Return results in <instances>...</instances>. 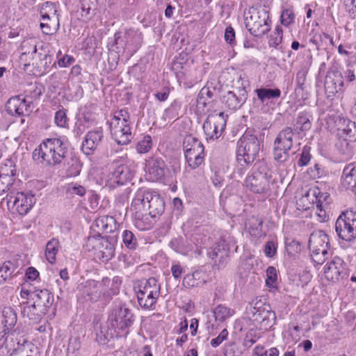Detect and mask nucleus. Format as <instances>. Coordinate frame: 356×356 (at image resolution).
<instances>
[{
    "label": "nucleus",
    "instance_id": "nucleus-45",
    "mask_svg": "<svg viewBox=\"0 0 356 356\" xmlns=\"http://www.w3.org/2000/svg\"><path fill=\"white\" fill-rule=\"evenodd\" d=\"M15 270L16 266L13 262L10 261H5L0 267V284L3 283L8 278L10 277Z\"/></svg>",
    "mask_w": 356,
    "mask_h": 356
},
{
    "label": "nucleus",
    "instance_id": "nucleus-23",
    "mask_svg": "<svg viewBox=\"0 0 356 356\" xmlns=\"http://www.w3.org/2000/svg\"><path fill=\"white\" fill-rule=\"evenodd\" d=\"M134 167L128 164H121L115 168L112 172L113 182L118 185H123L132 179L135 174Z\"/></svg>",
    "mask_w": 356,
    "mask_h": 356
},
{
    "label": "nucleus",
    "instance_id": "nucleus-27",
    "mask_svg": "<svg viewBox=\"0 0 356 356\" xmlns=\"http://www.w3.org/2000/svg\"><path fill=\"white\" fill-rule=\"evenodd\" d=\"M97 250L95 257L103 262L111 260L115 255L113 243L104 237L101 239V244Z\"/></svg>",
    "mask_w": 356,
    "mask_h": 356
},
{
    "label": "nucleus",
    "instance_id": "nucleus-16",
    "mask_svg": "<svg viewBox=\"0 0 356 356\" xmlns=\"http://www.w3.org/2000/svg\"><path fill=\"white\" fill-rule=\"evenodd\" d=\"M111 134L113 139L119 145H127L132 139L129 123H122L116 120H111Z\"/></svg>",
    "mask_w": 356,
    "mask_h": 356
},
{
    "label": "nucleus",
    "instance_id": "nucleus-62",
    "mask_svg": "<svg viewBox=\"0 0 356 356\" xmlns=\"http://www.w3.org/2000/svg\"><path fill=\"white\" fill-rule=\"evenodd\" d=\"M277 245L273 241H268L264 246V253L266 257L272 258L277 253Z\"/></svg>",
    "mask_w": 356,
    "mask_h": 356
},
{
    "label": "nucleus",
    "instance_id": "nucleus-61",
    "mask_svg": "<svg viewBox=\"0 0 356 356\" xmlns=\"http://www.w3.org/2000/svg\"><path fill=\"white\" fill-rule=\"evenodd\" d=\"M54 121L58 127H65L67 124L66 112L63 109L58 111L55 114Z\"/></svg>",
    "mask_w": 356,
    "mask_h": 356
},
{
    "label": "nucleus",
    "instance_id": "nucleus-38",
    "mask_svg": "<svg viewBox=\"0 0 356 356\" xmlns=\"http://www.w3.org/2000/svg\"><path fill=\"white\" fill-rule=\"evenodd\" d=\"M234 314L235 311L234 309L224 305H218L213 309L215 320L219 322H224Z\"/></svg>",
    "mask_w": 356,
    "mask_h": 356
},
{
    "label": "nucleus",
    "instance_id": "nucleus-60",
    "mask_svg": "<svg viewBox=\"0 0 356 356\" xmlns=\"http://www.w3.org/2000/svg\"><path fill=\"white\" fill-rule=\"evenodd\" d=\"M67 191L72 193L79 195L81 197L86 194V188L78 184L71 183L67 186Z\"/></svg>",
    "mask_w": 356,
    "mask_h": 356
},
{
    "label": "nucleus",
    "instance_id": "nucleus-10",
    "mask_svg": "<svg viewBox=\"0 0 356 356\" xmlns=\"http://www.w3.org/2000/svg\"><path fill=\"white\" fill-rule=\"evenodd\" d=\"M108 320V325L114 327L121 335L126 336L134 321V316L130 309L120 305L113 309Z\"/></svg>",
    "mask_w": 356,
    "mask_h": 356
},
{
    "label": "nucleus",
    "instance_id": "nucleus-26",
    "mask_svg": "<svg viewBox=\"0 0 356 356\" xmlns=\"http://www.w3.org/2000/svg\"><path fill=\"white\" fill-rule=\"evenodd\" d=\"M341 184L346 190L356 191V166L353 163L346 165L341 177Z\"/></svg>",
    "mask_w": 356,
    "mask_h": 356
},
{
    "label": "nucleus",
    "instance_id": "nucleus-40",
    "mask_svg": "<svg viewBox=\"0 0 356 356\" xmlns=\"http://www.w3.org/2000/svg\"><path fill=\"white\" fill-rule=\"evenodd\" d=\"M59 248V241L56 238H51L46 245L45 257L50 264L56 261V256Z\"/></svg>",
    "mask_w": 356,
    "mask_h": 356
},
{
    "label": "nucleus",
    "instance_id": "nucleus-20",
    "mask_svg": "<svg viewBox=\"0 0 356 356\" xmlns=\"http://www.w3.org/2000/svg\"><path fill=\"white\" fill-rule=\"evenodd\" d=\"M343 86V76L338 71L330 72L325 80V90L328 98L333 97L337 92L341 91Z\"/></svg>",
    "mask_w": 356,
    "mask_h": 356
},
{
    "label": "nucleus",
    "instance_id": "nucleus-17",
    "mask_svg": "<svg viewBox=\"0 0 356 356\" xmlns=\"http://www.w3.org/2000/svg\"><path fill=\"white\" fill-rule=\"evenodd\" d=\"M248 92L245 88H238L237 92L228 91L223 97L222 102L231 110L241 108L247 100Z\"/></svg>",
    "mask_w": 356,
    "mask_h": 356
},
{
    "label": "nucleus",
    "instance_id": "nucleus-50",
    "mask_svg": "<svg viewBox=\"0 0 356 356\" xmlns=\"http://www.w3.org/2000/svg\"><path fill=\"white\" fill-rule=\"evenodd\" d=\"M323 250L325 251L319 250L316 252H310L313 261L318 265L323 264L332 255L330 248Z\"/></svg>",
    "mask_w": 356,
    "mask_h": 356
},
{
    "label": "nucleus",
    "instance_id": "nucleus-30",
    "mask_svg": "<svg viewBox=\"0 0 356 356\" xmlns=\"http://www.w3.org/2000/svg\"><path fill=\"white\" fill-rule=\"evenodd\" d=\"M121 337L123 336L118 333L114 327L108 325V321L106 325L101 326L100 330L97 333V341L100 344H106L111 339Z\"/></svg>",
    "mask_w": 356,
    "mask_h": 356
},
{
    "label": "nucleus",
    "instance_id": "nucleus-42",
    "mask_svg": "<svg viewBox=\"0 0 356 356\" xmlns=\"http://www.w3.org/2000/svg\"><path fill=\"white\" fill-rule=\"evenodd\" d=\"M102 238L103 236L99 234L89 236L83 244V248L86 251L92 252L93 255L95 256V252H97V249L101 244Z\"/></svg>",
    "mask_w": 356,
    "mask_h": 356
},
{
    "label": "nucleus",
    "instance_id": "nucleus-29",
    "mask_svg": "<svg viewBox=\"0 0 356 356\" xmlns=\"http://www.w3.org/2000/svg\"><path fill=\"white\" fill-rule=\"evenodd\" d=\"M21 60L28 63L29 61L34 60L35 57H36L38 54L36 42L33 40L23 41L21 44Z\"/></svg>",
    "mask_w": 356,
    "mask_h": 356
},
{
    "label": "nucleus",
    "instance_id": "nucleus-43",
    "mask_svg": "<svg viewBox=\"0 0 356 356\" xmlns=\"http://www.w3.org/2000/svg\"><path fill=\"white\" fill-rule=\"evenodd\" d=\"M257 303H256V306L251 308V313L252 314V317L254 321L261 322H264L267 318L273 317V319H275V314L273 312L267 310L265 309H261L260 307L257 306Z\"/></svg>",
    "mask_w": 356,
    "mask_h": 356
},
{
    "label": "nucleus",
    "instance_id": "nucleus-57",
    "mask_svg": "<svg viewBox=\"0 0 356 356\" xmlns=\"http://www.w3.org/2000/svg\"><path fill=\"white\" fill-rule=\"evenodd\" d=\"M286 250L289 254H294L300 252V243L295 239L287 238L285 241Z\"/></svg>",
    "mask_w": 356,
    "mask_h": 356
},
{
    "label": "nucleus",
    "instance_id": "nucleus-24",
    "mask_svg": "<svg viewBox=\"0 0 356 356\" xmlns=\"http://www.w3.org/2000/svg\"><path fill=\"white\" fill-rule=\"evenodd\" d=\"M52 56L46 53L38 52L34 60L26 63L24 65H33L35 67L36 72L40 74H46L49 71L51 63Z\"/></svg>",
    "mask_w": 356,
    "mask_h": 356
},
{
    "label": "nucleus",
    "instance_id": "nucleus-32",
    "mask_svg": "<svg viewBox=\"0 0 356 356\" xmlns=\"http://www.w3.org/2000/svg\"><path fill=\"white\" fill-rule=\"evenodd\" d=\"M230 251L229 244L224 238H220L216 243L213 250L209 252V257L212 259L219 257L220 259L228 257Z\"/></svg>",
    "mask_w": 356,
    "mask_h": 356
},
{
    "label": "nucleus",
    "instance_id": "nucleus-41",
    "mask_svg": "<svg viewBox=\"0 0 356 356\" xmlns=\"http://www.w3.org/2000/svg\"><path fill=\"white\" fill-rule=\"evenodd\" d=\"M17 175V168L15 162L12 159H6L0 168V175L3 177H8L15 180Z\"/></svg>",
    "mask_w": 356,
    "mask_h": 356
},
{
    "label": "nucleus",
    "instance_id": "nucleus-48",
    "mask_svg": "<svg viewBox=\"0 0 356 356\" xmlns=\"http://www.w3.org/2000/svg\"><path fill=\"white\" fill-rule=\"evenodd\" d=\"M296 125V129H299L298 133H300V131H306L311 129L312 123L307 113L302 112L299 113Z\"/></svg>",
    "mask_w": 356,
    "mask_h": 356
},
{
    "label": "nucleus",
    "instance_id": "nucleus-5",
    "mask_svg": "<svg viewBox=\"0 0 356 356\" xmlns=\"http://www.w3.org/2000/svg\"><path fill=\"white\" fill-rule=\"evenodd\" d=\"M138 305L145 309H154L159 298L161 285L155 277L140 280L134 286Z\"/></svg>",
    "mask_w": 356,
    "mask_h": 356
},
{
    "label": "nucleus",
    "instance_id": "nucleus-39",
    "mask_svg": "<svg viewBox=\"0 0 356 356\" xmlns=\"http://www.w3.org/2000/svg\"><path fill=\"white\" fill-rule=\"evenodd\" d=\"M247 225L249 232L252 236L259 238L264 235L262 229L263 220L261 218L252 216L248 220Z\"/></svg>",
    "mask_w": 356,
    "mask_h": 356
},
{
    "label": "nucleus",
    "instance_id": "nucleus-63",
    "mask_svg": "<svg viewBox=\"0 0 356 356\" xmlns=\"http://www.w3.org/2000/svg\"><path fill=\"white\" fill-rule=\"evenodd\" d=\"M311 159V154L307 147H304L300 154V157L298 161L299 166L302 167L307 165Z\"/></svg>",
    "mask_w": 356,
    "mask_h": 356
},
{
    "label": "nucleus",
    "instance_id": "nucleus-34",
    "mask_svg": "<svg viewBox=\"0 0 356 356\" xmlns=\"http://www.w3.org/2000/svg\"><path fill=\"white\" fill-rule=\"evenodd\" d=\"M22 314L26 316L30 320L38 321H40L46 313L36 305L34 301L33 304H24L22 309Z\"/></svg>",
    "mask_w": 356,
    "mask_h": 356
},
{
    "label": "nucleus",
    "instance_id": "nucleus-37",
    "mask_svg": "<svg viewBox=\"0 0 356 356\" xmlns=\"http://www.w3.org/2000/svg\"><path fill=\"white\" fill-rule=\"evenodd\" d=\"M170 246L175 252L183 254L192 250V244L189 240L181 236L173 238L170 243Z\"/></svg>",
    "mask_w": 356,
    "mask_h": 356
},
{
    "label": "nucleus",
    "instance_id": "nucleus-47",
    "mask_svg": "<svg viewBox=\"0 0 356 356\" xmlns=\"http://www.w3.org/2000/svg\"><path fill=\"white\" fill-rule=\"evenodd\" d=\"M283 38V30L281 26H276L274 31L271 33L270 39L268 40V44L270 47H273L275 49H280L279 47L282 41Z\"/></svg>",
    "mask_w": 356,
    "mask_h": 356
},
{
    "label": "nucleus",
    "instance_id": "nucleus-18",
    "mask_svg": "<svg viewBox=\"0 0 356 356\" xmlns=\"http://www.w3.org/2000/svg\"><path fill=\"white\" fill-rule=\"evenodd\" d=\"M103 138L104 133L102 127L88 131L82 143L83 152L87 155L91 154L100 145Z\"/></svg>",
    "mask_w": 356,
    "mask_h": 356
},
{
    "label": "nucleus",
    "instance_id": "nucleus-21",
    "mask_svg": "<svg viewBox=\"0 0 356 356\" xmlns=\"http://www.w3.org/2000/svg\"><path fill=\"white\" fill-rule=\"evenodd\" d=\"M220 94L218 84L212 82L207 83L200 91L197 99V105H202L204 107L213 102Z\"/></svg>",
    "mask_w": 356,
    "mask_h": 356
},
{
    "label": "nucleus",
    "instance_id": "nucleus-22",
    "mask_svg": "<svg viewBox=\"0 0 356 356\" xmlns=\"http://www.w3.org/2000/svg\"><path fill=\"white\" fill-rule=\"evenodd\" d=\"M309 248L310 252H316L323 249H330V241L328 236L323 230L314 231L309 237Z\"/></svg>",
    "mask_w": 356,
    "mask_h": 356
},
{
    "label": "nucleus",
    "instance_id": "nucleus-33",
    "mask_svg": "<svg viewBox=\"0 0 356 356\" xmlns=\"http://www.w3.org/2000/svg\"><path fill=\"white\" fill-rule=\"evenodd\" d=\"M102 284L104 291L110 296V300L112 297L119 293L120 286L121 285V280L119 277H114L112 280L108 277H104L102 280Z\"/></svg>",
    "mask_w": 356,
    "mask_h": 356
},
{
    "label": "nucleus",
    "instance_id": "nucleus-64",
    "mask_svg": "<svg viewBox=\"0 0 356 356\" xmlns=\"http://www.w3.org/2000/svg\"><path fill=\"white\" fill-rule=\"evenodd\" d=\"M16 356H39V352L37 347L31 345L29 348H24L23 350L15 353Z\"/></svg>",
    "mask_w": 356,
    "mask_h": 356
},
{
    "label": "nucleus",
    "instance_id": "nucleus-2",
    "mask_svg": "<svg viewBox=\"0 0 356 356\" xmlns=\"http://www.w3.org/2000/svg\"><path fill=\"white\" fill-rule=\"evenodd\" d=\"M149 211L151 218L161 216L165 209V203L163 198L156 192L149 189L139 188L131 204V209Z\"/></svg>",
    "mask_w": 356,
    "mask_h": 356
},
{
    "label": "nucleus",
    "instance_id": "nucleus-13",
    "mask_svg": "<svg viewBox=\"0 0 356 356\" xmlns=\"http://www.w3.org/2000/svg\"><path fill=\"white\" fill-rule=\"evenodd\" d=\"M7 199L8 208L16 211L21 216L28 213L35 203L34 195L29 193L18 192L15 195H8Z\"/></svg>",
    "mask_w": 356,
    "mask_h": 356
},
{
    "label": "nucleus",
    "instance_id": "nucleus-14",
    "mask_svg": "<svg viewBox=\"0 0 356 356\" xmlns=\"http://www.w3.org/2000/svg\"><path fill=\"white\" fill-rule=\"evenodd\" d=\"M227 117L224 112L208 115L203 124L204 132L207 139L218 138L220 136L226 127Z\"/></svg>",
    "mask_w": 356,
    "mask_h": 356
},
{
    "label": "nucleus",
    "instance_id": "nucleus-54",
    "mask_svg": "<svg viewBox=\"0 0 356 356\" xmlns=\"http://www.w3.org/2000/svg\"><path fill=\"white\" fill-rule=\"evenodd\" d=\"M296 15L292 8H285L282 11L280 22L285 26H289L294 23Z\"/></svg>",
    "mask_w": 356,
    "mask_h": 356
},
{
    "label": "nucleus",
    "instance_id": "nucleus-7",
    "mask_svg": "<svg viewBox=\"0 0 356 356\" xmlns=\"http://www.w3.org/2000/svg\"><path fill=\"white\" fill-rule=\"evenodd\" d=\"M270 171L263 162L254 164L252 173L245 179V186L252 192L264 193L269 190Z\"/></svg>",
    "mask_w": 356,
    "mask_h": 356
},
{
    "label": "nucleus",
    "instance_id": "nucleus-49",
    "mask_svg": "<svg viewBox=\"0 0 356 356\" xmlns=\"http://www.w3.org/2000/svg\"><path fill=\"white\" fill-rule=\"evenodd\" d=\"M122 241L124 245L130 249L134 250L138 245V241L134 233L129 230H124L122 234Z\"/></svg>",
    "mask_w": 356,
    "mask_h": 356
},
{
    "label": "nucleus",
    "instance_id": "nucleus-36",
    "mask_svg": "<svg viewBox=\"0 0 356 356\" xmlns=\"http://www.w3.org/2000/svg\"><path fill=\"white\" fill-rule=\"evenodd\" d=\"M2 318L1 323L3 325V328L9 332L17 323V314L11 307H5L2 311Z\"/></svg>",
    "mask_w": 356,
    "mask_h": 356
},
{
    "label": "nucleus",
    "instance_id": "nucleus-35",
    "mask_svg": "<svg viewBox=\"0 0 356 356\" xmlns=\"http://www.w3.org/2000/svg\"><path fill=\"white\" fill-rule=\"evenodd\" d=\"M259 100L265 103L270 99H278L281 96V90L279 88H260L254 90Z\"/></svg>",
    "mask_w": 356,
    "mask_h": 356
},
{
    "label": "nucleus",
    "instance_id": "nucleus-1",
    "mask_svg": "<svg viewBox=\"0 0 356 356\" xmlns=\"http://www.w3.org/2000/svg\"><path fill=\"white\" fill-rule=\"evenodd\" d=\"M67 144L60 138H47L33 152V159L38 163L47 166L60 164L66 157Z\"/></svg>",
    "mask_w": 356,
    "mask_h": 356
},
{
    "label": "nucleus",
    "instance_id": "nucleus-11",
    "mask_svg": "<svg viewBox=\"0 0 356 356\" xmlns=\"http://www.w3.org/2000/svg\"><path fill=\"white\" fill-rule=\"evenodd\" d=\"M77 289L79 297L86 301L92 302L99 300H102L104 302L110 301V296L104 291L102 282L88 280L79 284Z\"/></svg>",
    "mask_w": 356,
    "mask_h": 356
},
{
    "label": "nucleus",
    "instance_id": "nucleus-15",
    "mask_svg": "<svg viewBox=\"0 0 356 356\" xmlns=\"http://www.w3.org/2000/svg\"><path fill=\"white\" fill-rule=\"evenodd\" d=\"M349 269L347 264L339 257L335 256L324 266V275L327 280L337 282L348 277Z\"/></svg>",
    "mask_w": 356,
    "mask_h": 356
},
{
    "label": "nucleus",
    "instance_id": "nucleus-8",
    "mask_svg": "<svg viewBox=\"0 0 356 356\" xmlns=\"http://www.w3.org/2000/svg\"><path fill=\"white\" fill-rule=\"evenodd\" d=\"M294 131L291 127H286L281 130L274 141V159L280 163L286 161L289 158V151L293 144Z\"/></svg>",
    "mask_w": 356,
    "mask_h": 356
},
{
    "label": "nucleus",
    "instance_id": "nucleus-55",
    "mask_svg": "<svg viewBox=\"0 0 356 356\" xmlns=\"http://www.w3.org/2000/svg\"><path fill=\"white\" fill-rule=\"evenodd\" d=\"M342 131L346 137V140L349 141L356 140V124L355 122L348 120L346 127L342 129Z\"/></svg>",
    "mask_w": 356,
    "mask_h": 356
},
{
    "label": "nucleus",
    "instance_id": "nucleus-12",
    "mask_svg": "<svg viewBox=\"0 0 356 356\" xmlns=\"http://www.w3.org/2000/svg\"><path fill=\"white\" fill-rule=\"evenodd\" d=\"M40 29L45 35L56 33L60 27L59 14L56 6L51 2H45L42 4L40 11Z\"/></svg>",
    "mask_w": 356,
    "mask_h": 356
},
{
    "label": "nucleus",
    "instance_id": "nucleus-19",
    "mask_svg": "<svg viewBox=\"0 0 356 356\" xmlns=\"http://www.w3.org/2000/svg\"><path fill=\"white\" fill-rule=\"evenodd\" d=\"M165 168V162L158 156H150L145 159V169L153 181L161 180L164 177Z\"/></svg>",
    "mask_w": 356,
    "mask_h": 356
},
{
    "label": "nucleus",
    "instance_id": "nucleus-6",
    "mask_svg": "<svg viewBox=\"0 0 356 356\" xmlns=\"http://www.w3.org/2000/svg\"><path fill=\"white\" fill-rule=\"evenodd\" d=\"M236 160L241 166L253 163L260 150V143L256 135L245 131L237 143Z\"/></svg>",
    "mask_w": 356,
    "mask_h": 356
},
{
    "label": "nucleus",
    "instance_id": "nucleus-58",
    "mask_svg": "<svg viewBox=\"0 0 356 356\" xmlns=\"http://www.w3.org/2000/svg\"><path fill=\"white\" fill-rule=\"evenodd\" d=\"M111 120H116V121L122 123L131 124L130 115L127 109H120L115 111Z\"/></svg>",
    "mask_w": 356,
    "mask_h": 356
},
{
    "label": "nucleus",
    "instance_id": "nucleus-56",
    "mask_svg": "<svg viewBox=\"0 0 356 356\" xmlns=\"http://www.w3.org/2000/svg\"><path fill=\"white\" fill-rule=\"evenodd\" d=\"M266 284L268 287H275L277 280V270L274 266H268L266 269Z\"/></svg>",
    "mask_w": 356,
    "mask_h": 356
},
{
    "label": "nucleus",
    "instance_id": "nucleus-51",
    "mask_svg": "<svg viewBox=\"0 0 356 356\" xmlns=\"http://www.w3.org/2000/svg\"><path fill=\"white\" fill-rule=\"evenodd\" d=\"M209 241V237L202 233L200 230H195L190 236V243L195 245L197 247L202 248V246L207 243Z\"/></svg>",
    "mask_w": 356,
    "mask_h": 356
},
{
    "label": "nucleus",
    "instance_id": "nucleus-31",
    "mask_svg": "<svg viewBox=\"0 0 356 356\" xmlns=\"http://www.w3.org/2000/svg\"><path fill=\"white\" fill-rule=\"evenodd\" d=\"M134 211V225L140 230H149L153 225L154 221L149 218V213H143V210L131 209Z\"/></svg>",
    "mask_w": 356,
    "mask_h": 356
},
{
    "label": "nucleus",
    "instance_id": "nucleus-4",
    "mask_svg": "<svg viewBox=\"0 0 356 356\" xmlns=\"http://www.w3.org/2000/svg\"><path fill=\"white\" fill-rule=\"evenodd\" d=\"M269 11L264 7L250 8L245 13V25L250 33L261 38L271 28Z\"/></svg>",
    "mask_w": 356,
    "mask_h": 356
},
{
    "label": "nucleus",
    "instance_id": "nucleus-3",
    "mask_svg": "<svg viewBox=\"0 0 356 356\" xmlns=\"http://www.w3.org/2000/svg\"><path fill=\"white\" fill-rule=\"evenodd\" d=\"M42 92V86L35 83L26 91L24 97L22 98L21 95L10 97L6 104L7 113L10 115H29L33 111V100L39 99Z\"/></svg>",
    "mask_w": 356,
    "mask_h": 356
},
{
    "label": "nucleus",
    "instance_id": "nucleus-25",
    "mask_svg": "<svg viewBox=\"0 0 356 356\" xmlns=\"http://www.w3.org/2000/svg\"><path fill=\"white\" fill-rule=\"evenodd\" d=\"M33 295L36 305L47 314L54 303V295L47 289L36 290Z\"/></svg>",
    "mask_w": 356,
    "mask_h": 356
},
{
    "label": "nucleus",
    "instance_id": "nucleus-52",
    "mask_svg": "<svg viewBox=\"0 0 356 356\" xmlns=\"http://www.w3.org/2000/svg\"><path fill=\"white\" fill-rule=\"evenodd\" d=\"M152 146V140L150 136H145L142 140H139L136 146V149L138 154H145L148 152Z\"/></svg>",
    "mask_w": 356,
    "mask_h": 356
},
{
    "label": "nucleus",
    "instance_id": "nucleus-53",
    "mask_svg": "<svg viewBox=\"0 0 356 356\" xmlns=\"http://www.w3.org/2000/svg\"><path fill=\"white\" fill-rule=\"evenodd\" d=\"M81 169V163L76 157H72L68 162L67 175L69 177H76L79 175Z\"/></svg>",
    "mask_w": 356,
    "mask_h": 356
},
{
    "label": "nucleus",
    "instance_id": "nucleus-28",
    "mask_svg": "<svg viewBox=\"0 0 356 356\" xmlns=\"http://www.w3.org/2000/svg\"><path fill=\"white\" fill-rule=\"evenodd\" d=\"M204 149L196 147L195 150L184 153L186 168L195 170L201 165L204 159Z\"/></svg>",
    "mask_w": 356,
    "mask_h": 356
},
{
    "label": "nucleus",
    "instance_id": "nucleus-59",
    "mask_svg": "<svg viewBox=\"0 0 356 356\" xmlns=\"http://www.w3.org/2000/svg\"><path fill=\"white\" fill-rule=\"evenodd\" d=\"M14 181L13 178L0 175V195L10 190Z\"/></svg>",
    "mask_w": 356,
    "mask_h": 356
},
{
    "label": "nucleus",
    "instance_id": "nucleus-44",
    "mask_svg": "<svg viewBox=\"0 0 356 356\" xmlns=\"http://www.w3.org/2000/svg\"><path fill=\"white\" fill-rule=\"evenodd\" d=\"M200 273L195 272L192 274H187L183 279V285L186 288L197 287L201 285L204 280H200Z\"/></svg>",
    "mask_w": 356,
    "mask_h": 356
},
{
    "label": "nucleus",
    "instance_id": "nucleus-9",
    "mask_svg": "<svg viewBox=\"0 0 356 356\" xmlns=\"http://www.w3.org/2000/svg\"><path fill=\"white\" fill-rule=\"evenodd\" d=\"M335 231L339 238L350 242L356 238V212L347 210L341 213L335 222Z\"/></svg>",
    "mask_w": 356,
    "mask_h": 356
},
{
    "label": "nucleus",
    "instance_id": "nucleus-46",
    "mask_svg": "<svg viewBox=\"0 0 356 356\" xmlns=\"http://www.w3.org/2000/svg\"><path fill=\"white\" fill-rule=\"evenodd\" d=\"M196 147L204 148L202 143L198 139L191 135L186 136L183 141L184 153L195 150Z\"/></svg>",
    "mask_w": 356,
    "mask_h": 356
}]
</instances>
